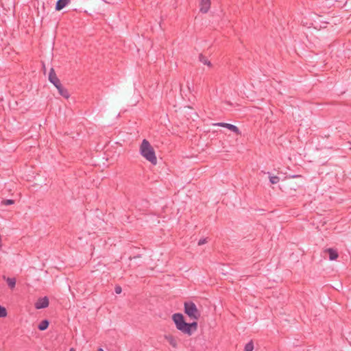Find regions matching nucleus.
Masks as SVG:
<instances>
[{
	"instance_id": "f257e3e1",
	"label": "nucleus",
	"mask_w": 351,
	"mask_h": 351,
	"mask_svg": "<svg viewBox=\"0 0 351 351\" xmlns=\"http://www.w3.org/2000/svg\"><path fill=\"white\" fill-rule=\"evenodd\" d=\"M172 319L176 324V328L189 336L192 335V334L197 329V322H186L184 315L182 313H174L172 315Z\"/></svg>"
},
{
	"instance_id": "f03ea898",
	"label": "nucleus",
	"mask_w": 351,
	"mask_h": 351,
	"mask_svg": "<svg viewBox=\"0 0 351 351\" xmlns=\"http://www.w3.org/2000/svg\"><path fill=\"white\" fill-rule=\"evenodd\" d=\"M140 152L141 154L152 164L156 165L157 163L155 151L147 140H143L140 146Z\"/></svg>"
},
{
	"instance_id": "7ed1b4c3",
	"label": "nucleus",
	"mask_w": 351,
	"mask_h": 351,
	"mask_svg": "<svg viewBox=\"0 0 351 351\" xmlns=\"http://www.w3.org/2000/svg\"><path fill=\"white\" fill-rule=\"evenodd\" d=\"M184 313L191 319L198 320L201 316L200 311L193 302H185L184 304Z\"/></svg>"
},
{
	"instance_id": "20e7f679",
	"label": "nucleus",
	"mask_w": 351,
	"mask_h": 351,
	"mask_svg": "<svg viewBox=\"0 0 351 351\" xmlns=\"http://www.w3.org/2000/svg\"><path fill=\"white\" fill-rule=\"evenodd\" d=\"M213 125L226 128L228 129L229 130L234 132L237 135H241V132H240L239 128L232 124L219 122V123H213Z\"/></svg>"
},
{
	"instance_id": "39448f33",
	"label": "nucleus",
	"mask_w": 351,
	"mask_h": 351,
	"mask_svg": "<svg viewBox=\"0 0 351 351\" xmlns=\"http://www.w3.org/2000/svg\"><path fill=\"white\" fill-rule=\"evenodd\" d=\"M49 302L47 296L40 298L34 304L36 309H41L47 308L49 306Z\"/></svg>"
},
{
	"instance_id": "423d86ee",
	"label": "nucleus",
	"mask_w": 351,
	"mask_h": 351,
	"mask_svg": "<svg viewBox=\"0 0 351 351\" xmlns=\"http://www.w3.org/2000/svg\"><path fill=\"white\" fill-rule=\"evenodd\" d=\"M49 80L54 86L58 85L60 83V80L58 77V76L55 72V70L53 68H51L50 69L49 74Z\"/></svg>"
},
{
	"instance_id": "0eeeda50",
	"label": "nucleus",
	"mask_w": 351,
	"mask_h": 351,
	"mask_svg": "<svg viewBox=\"0 0 351 351\" xmlns=\"http://www.w3.org/2000/svg\"><path fill=\"white\" fill-rule=\"evenodd\" d=\"M210 0H200V12L202 13H207L210 8Z\"/></svg>"
},
{
	"instance_id": "6e6552de",
	"label": "nucleus",
	"mask_w": 351,
	"mask_h": 351,
	"mask_svg": "<svg viewBox=\"0 0 351 351\" xmlns=\"http://www.w3.org/2000/svg\"><path fill=\"white\" fill-rule=\"evenodd\" d=\"M325 253L328 254L329 259L330 261H335L339 257L337 251L332 248H326L324 251Z\"/></svg>"
},
{
	"instance_id": "1a4fd4ad",
	"label": "nucleus",
	"mask_w": 351,
	"mask_h": 351,
	"mask_svg": "<svg viewBox=\"0 0 351 351\" xmlns=\"http://www.w3.org/2000/svg\"><path fill=\"white\" fill-rule=\"evenodd\" d=\"M71 3V0H58L56 4V10L60 11Z\"/></svg>"
},
{
	"instance_id": "9d476101",
	"label": "nucleus",
	"mask_w": 351,
	"mask_h": 351,
	"mask_svg": "<svg viewBox=\"0 0 351 351\" xmlns=\"http://www.w3.org/2000/svg\"><path fill=\"white\" fill-rule=\"evenodd\" d=\"M164 338L169 342V343L174 348H176L178 346V341L176 337L173 336L172 335H165Z\"/></svg>"
},
{
	"instance_id": "9b49d317",
	"label": "nucleus",
	"mask_w": 351,
	"mask_h": 351,
	"mask_svg": "<svg viewBox=\"0 0 351 351\" xmlns=\"http://www.w3.org/2000/svg\"><path fill=\"white\" fill-rule=\"evenodd\" d=\"M49 325V322L47 319H44L40 322V323L38 326V328L40 330H46Z\"/></svg>"
},
{
	"instance_id": "f8f14e48",
	"label": "nucleus",
	"mask_w": 351,
	"mask_h": 351,
	"mask_svg": "<svg viewBox=\"0 0 351 351\" xmlns=\"http://www.w3.org/2000/svg\"><path fill=\"white\" fill-rule=\"evenodd\" d=\"M6 282L8 283V287L10 289H14L16 285V279L14 278H8L6 279Z\"/></svg>"
},
{
	"instance_id": "ddd939ff",
	"label": "nucleus",
	"mask_w": 351,
	"mask_h": 351,
	"mask_svg": "<svg viewBox=\"0 0 351 351\" xmlns=\"http://www.w3.org/2000/svg\"><path fill=\"white\" fill-rule=\"evenodd\" d=\"M199 60L201 62H202L204 64H206L208 66H210L211 65V63L208 60V58L206 57H205L204 55H202V53L199 54Z\"/></svg>"
},
{
	"instance_id": "4468645a",
	"label": "nucleus",
	"mask_w": 351,
	"mask_h": 351,
	"mask_svg": "<svg viewBox=\"0 0 351 351\" xmlns=\"http://www.w3.org/2000/svg\"><path fill=\"white\" fill-rule=\"evenodd\" d=\"M58 93L61 96L66 99H68L70 97V95L67 89L64 88V87L60 89V90H58Z\"/></svg>"
},
{
	"instance_id": "2eb2a0df",
	"label": "nucleus",
	"mask_w": 351,
	"mask_h": 351,
	"mask_svg": "<svg viewBox=\"0 0 351 351\" xmlns=\"http://www.w3.org/2000/svg\"><path fill=\"white\" fill-rule=\"evenodd\" d=\"M253 349H254V343H253L252 341H251L245 345L244 350L245 351H252Z\"/></svg>"
},
{
	"instance_id": "dca6fc26",
	"label": "nucleus",
	"mask_w": 351,
	"mask_h": 351,
	"mask_svg": "<svg viewBox=\"0 0 351 351\" xmlns=\"http://www.w3.org/2000/svg\"><path fill=\"white\" fill-rule=\"evenodd\" d=\"M269 181L271 184H277L280 181V178L276 176H269Z\"/></svg>"
},
{
	"instance_id": "f3484780",
	"label": "nucleus",
	"mask_w": 351,
	"mask_h": 351,
	"mask_svg": "<svg viewBox=\"0 0 351 351\" xmlns=\"http://www.w3.org/2000/svg\"><path fill=\"white\" fill-rule=\"evenodd\" d=\"M7 315V311L5 307L0 306V317H5Z\"/></svg>"
},
{
	"instance_id": "a211bd4d",
	"label": "nucleus",
	"mask_w": 351,
	"mask_h": 351,
	"mask_svg": "<svg viewBox=\"0 0 351 351\" xmlns=\"http://www.w3.org/2000/svg\"><path fill=\"white\" fill-rule=\"evenodd\" d=\"M14 204V201L13 199H3L2 201V204L5 206L12 205Z\"/></svg>"
},
{
	"instance_id": "6ab92c4d",
	"label": "nucleus",
	"mask_w": 351,
	"mask_h": 351,
	"mask_svg": "<svg viewBox=\"0 0 351 351\" xmlns=\"http://www.w3.org/2000/svg\"><path fill=\"white\" fill-rule=\"evenodd\" d=\"M208 242L207 241V238H204V239H201L199 241H198V245H202L205 243H206Z\"/></svg>"
},
{
	"instance_id": "aec40b11",
	"label": "nucleus",
	"mask_w": 351,
	"mask_h": 351,
	"mask_svg": "<svg viewBox=\"0 0 351 351\" xmlns=\"http://www.w3.org/2000/svg\"><path fill=\"white\" fill-rule=\"evenodd\" d=\"M114 291L117 294H120L122 291V289L120 286H116L114 288Z\"/></svg>"
},
{
	"instance_id": "412c9836",
	"label": "nucleus",
	"mask_w": 351,
	"mask_h": 351,
	"mask_svg": "<svg viewBox=\"0 0 351 351\" xmlns=\"http://www.w3.org/2000/svg\"><path fill=\"white\" fill-rule=\"evenodd\" d=\"M55 86H56V88L58 89V90H60V89H61L62 88H63V86H62V85L61 82H60L58 85H56Z\"/></svg>"
},
{
	"instance_id": "4be33fe9",
	"label": "nucleus",
	"mask_w": 351,
	"mask_h": 351,
	"mask_svg": "<svg viewBox=\"0 0 351 351\" xmlns=\"http://www.w3.org/2000/svg\"><path fill=\"white\" fill-rule=\"evenodd\" d=\"M97 351H104V350L101 348H98Z\"/></svg>"
},
{
	"instance_id": "5701e85b",
	"label": "nucleus",
	"mask_w": 351,
	"mask_h": 351,
	"mask_svg": "<svg viewBox=\"0 0 351 351\" xmlns=\"http://www.w3.org/2000/svg\"><path fill=\"white\" fill-rule=\"evenodd\" d=\"M70 351H73V348H71Z\"/></svg>"
}]
</instances>
